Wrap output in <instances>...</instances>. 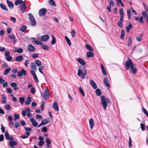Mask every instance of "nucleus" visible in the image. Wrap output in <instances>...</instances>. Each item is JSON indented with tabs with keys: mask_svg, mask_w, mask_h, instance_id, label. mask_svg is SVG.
Masks as SVG:
<instances>
[{
	"mask_svg": "<svg viewBox=\"0 0 148 148\" xmlns=\"http://www.w3.org/2000/svg\"><path fill=\"white\" fill-rule=\"evenodd\" d=\"M65 38L67 42V43L68 45L70 46L71 45V42L70 40L66 36H65Z\"/></svg>",
	"mask_w": 148,
	"mask_h": 148,
	"instance_id": "obj_40",
	"label": "nucleus"
},
{
	"mask_svg": "<svg viewBox=\"0 0 148 148\" xmlns=\"http://www.w3.org/2000/svg\"><path fill=\"white\" fill-rule=\"evenodd\" d=\"M125 35V31L123 29H121V34L120 36V38L121 39L124 40V37Z\"/></svg>",
	"mask_w": 148,
	"mask_h": 148,
	"instance_id": "obj_33",
	"label": "nucleus"
},
{
	"mask_svg": "<svg viewBox=\"0 0 148 148\" xmlns=\"http://www.w3.org/2000/svg\"><path fill=\"white\" fill-rule=\"evenodd\" d=\"M41 123L43 125L47 124L48 123V121L46 119H43L41 121Z\"/></svg>",
	"mask_w": 148,
	"mask_h": 148,
	"instance_id": "obj_43",
	"label": "nucleus"
},
{
	"mask_svg": "<svg viewBox=\"0 0 148 148\" xmlns=\"http://www.w3.org/2000/svg\"><path fill=\"white\" fill-rule=\"evenodd\" d=\"M132 28V23L130 22L129 23V25L127 26L126 28V30L127 32H129L130 29Z\"/></svg>",
	"mask_w": 148,
	"mask_h": 148,
	"instance_id": "obj_21",
	"label": "nucleus"
},
{
	"mask_svg": "<svg viewBox=\"0 0 148 148\" xmlns=\"http://www.w3.org/2000/svg\"><path fill=\"white\" fill-rule=\"evenodd\" d=\"M87 57L89 58L91 57H92L94 56V53L91 51H88L87 53Z\"/></svg>",
	"mask_w": 148,
	"mask_h": 148,
	"instance_id": "obj_24",
	"label": "nucleus"
},
{
	"mask_svg": "<svg viewBox=\"0 0 148 148\" xmlns=\"http://www.w3.org/2000/svg\"><path fill=\"white\" fill-rule=\"evenodd\" d=\"M108 79L107 77H106L103 80V83L109 89L110 88L109 84L108 83Z\"/></svg>",
	"mask_w": 148,
	"mask_h": 148,
	"instance_id": "obj_13",
	"label": "nucleus"
},
{
	"mask_svg": "<svg viewBox=\"0 0 148 148\" xmlns=\"http://www.w3.org/2000/svg\"><path fill=\"white\" fill-rule=\"evenodd\" d=\"M140 127L142 131H144L145 130L144 125L143 123H141Z\"/></svg>",
	"mask_w": 148,
	"mask_h": 148,
	"instance_id": "obj_64",
	"label": "nucleus"
},
{
	"mask_svg": "<svg viewBox=\"0 0 148 148\" xmlns=\"http://www.w3.org/2000/svg\"><path fill=\"white\" fill-rule=\"evenodd\" d=\"M32 42L37 45H42V43L41 40H32Z\"/></svg>",
	"mask_w": 148,
	"mask_h": 148,
	"instance_id": "obj_30",
	"label": "nucleus"
},
{
	"mask_svg": "<svg viewBox=\"0 0 148 148\" xmlns=\"http://www.w3.org/2000/svg\"><path fill=\"white\" fill-rule=\"evenodd\" d=\"M52 40L51 41V44L53 45H54L55 44L56 42V39L53 35H52Z\"/></svg>",
	"mask_w": 148,
	"mask_h": 148,
	"instance_id": "obj_41",
	"label": "nucleus"
},
{
	"mask_svg": "<svg viewBox=\"0 0 148 148\" xmlns=\"http://www.w3.org/2000/svg\"><path fill=\"white\" fill-rule=\"evenodd\" d=\"M47 130V128L46 127H43L41 129V131L42 132H46Z\"/></svg>",
	"mask_w": 148,
	"mask_h": 148,
	"instance_id": "obj_48",
	"label": "nucleus"
},
{
	"mask_svg": "<svg viewBox=\"0 0 148 148\" xmlns=\"http://www.w3.org/2000/svg\"><path fill=\"white\" fill-rule=\"evenodd\" d=\"M8 38L10 39H12L14 40L13 42H14L17 41V40L16 39L15 36L12 34H11L8 36Z\"/></svg>",
	"mask_w": 148,
	"mask_h": 148,
	"instance_id": "obj_23",
	"label": "nucleus"
},
{
	"mask_svg": "<svg viewBox=\"0 0 148 148\" xmlns=\"http://www.w3.org/2000/svg\"><path fill=\"white\" fill-rule=\"evenodd\" d=\"M11 70V69L10 68H7L4 71L3 73V74L5 75H7Z\"/></svg>",
	"mask_w": 148,
	"mask_h": 148,
	"instance_id": "obj_32",
	"label": "nucleus"
},
{
	"mask_svg": "<svg viewBox=\"0 0 148 148\" xmlns=\"http://www.w3.org/2000/svg\"><path fill=\"white\" fill-rule=\"evenodd\" d=\"M27 29V27L25 25H23L19 29V30L22 32H24Z\"/></svg>",
	"mask_w": 148,
	"mask_h": 148,
	"instance_id": "obj_36",
	"label": "nucleus"
},
{
	"mask_svg": "<svg viewBox=\"0 0 148 148\" xmlns=\"http://www.w3.org/2000/svg\"><path fill=\"white\" fill-rule=\"evenodd\" d=\"M119 13L120 15V17L119 19V21L117 22V24L118 26L121 28L123 27V18L124 17L123 11L122 8H120L119 9Z\"/></svg>",
	"mask_w": 148,
	"mask_h": 148,
	"instance_id": "obj_3",
	"label": "nucleus"
},
{
	"mask_svg": "<svg viewBox=\"0 0 148 148\" xmlns=\"http://www.w3.org/2000/svg\"><path fill=\"white\" fill-rule=\"evenodd\" d=\"M23 51V49L21 48H19L18 49V51H17V52L19 53H22Z\"/></svg>",
	"mask_w": 148,
	"mask_h": 148,
	"instance_id": "obj_58",
	"label": "nucleus"
},
{
	"mask_svg": "<svg viewBox=\"0 0 148 148\" xmlns=\"http://www.w3.org/2000/svg\"><path fill=\"white\" fill-rule=\"evenodd\" d=\"M19 100L20 103L21 104H23L24 103L25 101V99L23 97H21L19 98Z\"/></svg>",
	"mask_w": 148,
	"mask_h": 148,
	"instance_id": "obj_50",
	"label": "nucleus"
},
{
	"mask_svg": "<svg viewBox=\"0 0 148 148\" xmlns=\"http://www.w3.org/2000/svg\"><path fill=\"white\" fill-rule=\"evenodd\" d=\"M95 92L97 96H100L101 95V92L99 88H98L95 90Z\"/></svg>",
	"mask_w": 148,
	"mask_h": 148,
	"instance_id": "obj_31",
	"label": "nucleus"
},
{
	"mask_svg": "<svg viewBox=\"0 0 148 148\" xmlns=\"http://www.w3.org/2000/svg\"><path fill=\"white\" fill-rule=\"evenodd\" d=\"M29 20L32 26H35L36 24V22L33 15L31 13L28 14Z\"/></svg>",
	"mask_w": 148,
	"mask_h": 148,
	"instance_id": "obj_4",
	"label": "nucleus"
},
{
	"mask_svg": "<svg viewBox=\"0 0 148 148\" xmlns=\"http://www.w3.org/2000/svg\"><path fill=\"white\" fill-rule=\"evenodd\" d=\"M101 68L102 71V73L105 75L106 76L107 74L106 71V70L103 66V65L101 64Z\"/></svg>",
	"mask_w": 148,
	"mask_h": 148,
	"instance_id": "obj_22",
	"label": "nucleus"
},
{
	"mask_svg": "<svg viewBox=\"0 0 148 148\" xmlns=\"http://www.w3.org/2000/svg\"><path fill=\"white\" fill-rule=\"evenodd\" d=\"M53 108L57 111L59 110L58 106L56 101H55L53 103Z\"/></svg>",
	"mask_w": 148,
	"mask_h": 148,
	"instance_id": "obj_14",
	"label": "nucleus"
},
{
	"mask_svg": "<svg viewBox=\"0 0 148 148\" xmlns=\"http://www.w3.org/2000/svg\"><path fill=\"white\" fill-rule=\"evenodd\" d=\"M101 99V103L104 110L106 109L108 103H110L108 98H106L104 96L102 95L100 97Z\"/></svg>",
	"mask_w": 148,
	"mask_h": 148,
	"instance_id": "obj_2",
	"label": "nucleus"
},
{
	"mask_svg": "<svg viewBox=\"0 0 148 148\" xmlns=\"http://www.w3.org/2000/svg\"><path fill=\"white\" fill-rule=\"evenodd\" d=\"M15 118L14 119V120H16V119H18L19 118V115L17 114H14Z\"/></svg>",
	"mask_w": 148,
	"mask_h": 148,
	"instance_id": "obj_56",
	"label": "nucleus"
},
{
	"mask_svg": "<svg viewBox=\"0 0 148 148\" xmlns=\"http://www.w3.org/2000/svg\"><path fill=\"white\" fill-rule=\"evenodd\" d=\"M8 67V66L5 62H4V63L1 66V68H4L5 67Z\"/></svg>",
	"mask_w": 148,
	"mask_h": 148,
	"instance_id": "obj_61",
	"label": "nucleus"
},
{
	"mask_svg": "<svg viewBox=\"0 0 148 148\" xmlns=\"http://www.w3.org/2000/svg\"><path fill=\"white\" fill-rule=\"evenodd\" d=\"M136 40L140 42L143 39L142 37L140 36H136Z\"/></svg>",
	"mask_w": 148,
	"mask_h": 148,
	"instance_id": "obj_46",
	"label": "nucleus"
},
{
	"mask_svg": "<svg viewBox=\"0 0 148 148\" xmlns=\"http://www.w3.org/2000/svg\"><path fill=\"white\" fill-rule=\"evenodd\" d=\"M23 59V57L22 56H19L16 57L15 58V60L17 62H20Z\"/></svg>",
	"mask_w": 148,
	"mask_h": 148,
	"instance_id": "obj_27",
	"label": "nucleus"
},
{
	"mask_svg": "<svg viewBox=\"0 0 148 148\" xmlns=\"http://www.w3.org/2000/svg\"><path fill=\"white\" fill-rule=\"evenodd\" d=\"M25 130L27 132H30L31 131V128L30 127H25Z\"/></svg>",
	"mask_w": 148,
	"mask_h": 148,
	"instance_id": "obj_63",
	"label": "nucleus"
},
{
	"mask_svg": "<svg viewBox=\"0 0 148 148\" xmlns=\"http://www.w3.org/2000/svg\"><path fill=\"white\" fill-rule=\"evenodd\" d=\"M142 15L145 18H148V15L146 13V12L145 11H143L142 13Z\"/></svg>",
	"mask_w": 148,
	"mask_h": 148,
	"instance_id": "obj_47",
	"label": "nucleus"
},
{
	"mask_svg": "<svg viewBox=\"0 0 148 148\" xmlns=\"http://www.w3.org/2000/svg\"><path fill=\"white\" fill-rule=\"evenodd\" d=\"M23 3H24V2L21 0H16L14 4L15 5L17 6L18 4L20 5Z\"/></svg>",
	"mask_w": 148,
	"mask_h": 148,
	"instance_id": "obj_29",
	"label": "nucleus"
},
{
	"mask_svg": "<svg viewBox=\"0 0 148 148\" xmlns=\"http://www.w3.org/2000/svg\"><path fill=\"white\" fill-rule=\"evenodd\" d=\"M5 136L6 139L8 140L10 136L8 133L7 131L5 132Z\"/></svg>",
	"mask_w": 148,
	"mask_h": 148,
	"instance_id": "obj_55",
	"label": "nucleus"
},
{
	"mask_svg": "<svg viewBox=\"0 0 148 148\" xmlns=\"http://www.w3.org/2000/svg\"><path fill=\"white\" fill-rule=\"evenodd\" d=\"M132 38L130 37L129 38V39H128V42H127V43H128L127 46H131L132 45Z\"/></svg>",
	"mask_w": 148,
	"mask_h": 148,
	"instance_id": "obj_34",
	"label": "nucleus"
},
{
	"mask_svg": "<svg viewBox=\"0 0 148 148\" xmlns=\"http://www.w3.org/2000/svg\"><path fill=\"white\" fill-rule=\"evenodd\" d=\"M47 9L45 8H42L40 9L39 11V15L42 16H44L46 12Z\"/></svg>",
	"mask_w": 148,
	"mask_h": 148,
	"instance_id": "obj_7",
	"label": "nucleus"
},
{
	"mask_svg": "<svg viewBox=\"0 0 148 148\" xmlns=\"http://www.w3.org/2000/svg\"><path fill=\"white\" fill-rule=\"evenodd\" d=\"M46 142L47 143V144H46L47 146L48 147H49V145L51 144V142L50 139L48 138H46Z\"/></svg>",
	"mask_w": 148,
	"mask_h": 148,
	"instance_id": "obj_44",
	"label": "nucleus"
},
{
	"mask_svg": "<svg viewBox=\"0 0 148 148\" xmlns=\"http://www.w3.org/2000/svg\"><path fill=\"white\" fill-rule=\"evenodd\" d=\"M143 19V16H140V17L139 21L140 23H144Z\"/></svg>",
	"mask_w": 148,
	"mask_h": 148,
	"instance_id": "obj_57",
	"label": "nucleus"
},
{
	"mask_svg": "<svg viewBox=\"0 0 148 148\" xmlns=\"http://www.w3.org/2000/svg\"><path fill=\"white\" fill-rule=\"evenodd\" d=\"M89 123L90 126V128L92 129L94 126V123L92 119H91L89 120Z\"/></svg>",
	"mask_w": 148,
	"mask_h": 148,
	"instance_id": "obj_20",
	"label": "nucleus"
},
{
	"mask_svg": "<svg viewBox=\"0 0 148 148\" xmlns=\"http://www.w3.org/2000/svg\"><path fill=\"white\" fill-rule=\"evenodd\" d=\"M125 65L127 70H129L130 68V67L131 69L130 70L132 73L134 74H135L136 73L137 70V69L135 68V65L132 63L131 60L129 59V60L126 61Z\"/></svg>",
	"mask_w": 148,
	"mask_h": 148,
	"instance_id": "obj_1",
	"label": "nucleus"
},
{
	"mask_svg": "<svg viewBox=\"0 0 148 148\" xmlns=\"http://www.w3.org/2000/svg\"><path fill=\"white\" fill-rule=\"evenodd\" d=\"M44 142L43 141H40L38 143L39 145L41 147L44 145Z\"/></svg>",
	"mask_w": 148,
	"mask_h": 148,
	"instance_id": "obj_52",
	"label": "nucleus"
},
{
	"mask_svg": "<svg viewBox=\"0 0 148 148\" xmlns=\"http://www.w3.org/2000/svg\"><path fill=\"white\" fill-rule=\"evenodd\" d=\"M30 121L32 123V124L34 126L36 127L38 125V123L35 121L34 118H31L30 119Z\"/></svg>",
	"mask_w": 148,
	"mask_h": 148,
	"instance_id": "obj_18",
	"label": "nucleus"
},
{
	"mask_svg": "<svg viewBox=\"0 0 148 148\" xmlns=\"http://www.w3.org/2000/svg\"><path fill=\"white\" fill-rule=\"evenodd\" d=\"M87 72L85 70H84L82 71L81 69H79L78 71L77 75L79 76H81L83 78H84Z\"/></svg>",
	"mask_w": 148,
	"mask_h": 148,
	"instance_id": "obj_5",
	"label": "nucleus"
},
{
	"mask_svg": "<svg viewBox=\"0 0 148 148\" xmlns=\"http://www.w3.org/2000/svg\"><path fill=\"white\" fill-rule=\"evenodd\" d=\"M90 83L93 88L94 89H96L97 88V85L93 80L92 79L90 80Z\"/></svg>",
	"mask_w": 148,
	"mask_h": 148,
	"instance_id": "obj_17",
	"label": "nucleus"
},
{
	"mask_svg": "<svg viewBox=\"0 0 148 148\" xmlns=\"http://www.w3.org/2000/svg\"><path fill=\"white\" fill-rule=\"evenodd\" d=\"M42 95L44 99L47 100L49 98L50 94L47 90H44Z\"/></svg>",
	"mask_w": 148,
	"mask_h": 148,
	"instance_id": "obj_6",
	"label": "nucleus"
},
{
	"mask_svg": "<svg viewBox=\"0 0 148 148\" xmlns=\"http://www.w3.org/2000/svg\"><path fill=\"white\" fill-rule=\"evenodd\" d=\"M26 74V72L24 69H22L21 71H19L18 72V75L19 77H22L23 75H25Z\"/></svg>",
	"mask_w": 148,
	"mask_h": 148,
	"instance_id": "obj_12",
	"label": "nucleus"
},
{
	"mask_svg": "<svg viewBox=\"0 0 148 148\" xmlns=\"http://www.w3.org/2000/svg\"><path fill=\"white\" fill-rule=\"evenodd\" d=\"M31 67L32 69H34V70H36V67L35 63L33 62L32 63Z\"/></svg>",
	"mask_w": 148,
	"mask_h": 148,
	"instance_id": "obj_49",
	"label": "nucleus"
},
{
	"mask_svg": "<svg viewBox=\"0 0 148 148\" xmlns=\"http://www.w3.org/2000/svg\"><path fill=\"white\" fill-rule=\"evenodd\" d=\"M127 13L128 15V18L130 19L131 17V14L130 13V10L128 9L127 10Z\"/></svg>",
	"mask_w": 148,
	"mask_h": 148,
	"instance_id": "obj_45",
	"label": "nucleus"
},
{
	"mask_svg": "<svg viewBox=\"0 0 148 148\" xmlns=\"http://www.w3.org/2000/svg\"><path fill=\"white\" fill-rule=\"evenodd\" d=\"M10 20L11 21H13L14 23L16 22V20L15 18L13 17H10Z\"/></svg>",
	"mask_w": 148,
	"mask_h": 148,
	"instance_id": "obj_60",
	"label": "nucleus"
},
{
	"mask_svg": "<svg viewBox=\"0 0 148 148\" xmlns=\"http://www.w3.org/2000/svg\"><path fill=\"white\" fill-rule=\"evenodd\" d=\"M6 1L9 8L11 9H12L14 7L13 3L9 0H7Z\"/></svg>",
	"mask_w": 148,
	"mask_h": 148,
	"instance_id": "obj_15",
	"label": "nucleus"
},
{
	"mask_svg": "<svg viewBox=\"0 0 148 148\" xmlns=\"http://www.w3.org/2000/svg\"><path fill=\"white\" fill-rule=\"evenodd\" d=\"M10 146L12 147H13L14 146H15L17 145V142L15 140H11L9 143Z\"/></svg>",
	"mask_w": 148,
	"mask_h": 148,
	"instance_id": "obj_19",
	"label": "nucleus"
},
{
	"mask_svg": "<svg viewBox=\"0 0 148 148\" xmlns=\"http://www.w3.org/2000/svg\"><path fill=\"white\" fill-rule=\"evenodd\" d=\"M5 55L7 61H10L12 60V57L10 56V53L9 51H6L5 52Z\"/></svg>",
	"mask_w": 148,
	"mask_h": 148,
	"instance_id": "obj_9",
	"label": "nucleus"
},
{
	"mask_svg": "<svg viewBox=\"0 0 148 148\" xmlns=\"http://www.w3.org/2000/svg\"><path fill=\"white\" fill-rule=\"evenodd\" d=\"M76 59H77V62L82 65H84L86 64V63L82 59L79 58H77Z\"/></svg>",
	"mask_w": 148,
	"mask_h": 148,
	"instance_id": "obj_16",
	"label": "nucleus"
},
{
	"mask_svg": "<svg viewBox=\"0 0 148 148\" xmlns=\"http://www.w3.org/2000/svg\"><path fill=\"white\" fill-rule=\"evenodd\" d=\"M49 36L48 34L44 35L40 38L41 41L45 42L47 41L49 38Z\"/></svg>",
	"mask_w": 148,
	"mask_h": 148,
	"instance_id": "obj_8",
	"label": "nucleus"
},
{
	"mask_svg": "<svg viewBox=\"0 0 148 148\" xmlns=\"http://www.w3.org/2000/svg\"><path fill=\"white\" fill-rule=\"evenodd\" d=\"M0 6L1 8L4 10L8 11V8L3 3H1L0 4Z\"/></svg>",
	"mask_w": 148,
	"mask_h": 148,
	"instance_id": "obj_28",
	"label": "nucleus"
},
{
	"mask_svg": "<svg viewBox=\"0 0 148 148\" xmlns=\"http://www.w3.org/2000/svg\"><path fill=\"white\" fill-rule=\"evenodd\" d=\"M20 10L23 12H24L27 8L25 4L24 3L20 5Z\"/></svg>",
	"mask_w": 148,
	"mask_h": 148,
	"instance_id": "obj_11",
	"label": "nucleus"
},
{
	"mask_svg": "<svg viewBox=\"0 0 148 148\" xmlns=\"http://www.w3.org/2000/svg\"><path fill=\"white\" fill-rule=\"evenodd\" d=\"M45 106V103L44 102H42L41 104V110L42 111L44 110V106Z\"/></svg>",
	"mask_w": 148,
	"mask_h": 148,
	"instance_id": "obj_62",
	"label": "nucleus"
},
{
	"mask_svg": "<svg viewBox=\"0 0 148 148\" xmlns=\"http://www.w3.org/2000/svg\"><path fill=\"white\" fill-rule=\"evenodd\" d=\"M86 48L90 51H93V48L88 44H86L85 45Z\"/></svg>",
	"mask_w": 148,
	"mask_h": 148,
	"instance_id": "obj_26",
	"label": "nucleus"
},
{
	"mask_svg": "<svg viewBox=\"0 0 148 148\" xmlns=\"http://www.w3.org/2000/svg\"><path fill=\"white\" fill-rule=\"evenodd\" d=\"M132 141L131 138L130 137L129 138V141L128 142L129 146V147H131L132 146Z\"/></svg>",
	"mask_w": 148,
	"mask_h": 148,
	"instance_id": "obj_51",
	"label": "nucleus"
},
{
	"mask_svg": "<svg viewBox=\"0 0 148 148\" xmlns=\"http://www.w3.org/2000/svg\"><path fill=\"white\" fill-rule=\"evenodd\" d=\"M32 101V99L30 97H28L27 98V100L25 101V103L27 105H29Z\"/></svg>",
	"mask_w": 148,
	"mask_h": 148,
	"instance_id": "obj_25",
	"label": "nucleus"
},
{
	"mask_svg": "<svg viewBox=\"0 0 148 148\" xmlns=\"http://www.w3.org/2000/svg\"><path fill=\"white\" fill-rule=\"evenodd\" d=\"M41 47L42 48L45 50H47L49 49V46L46 45L42 44L41 45Z\"/></svg>",
	"mask_w": 148,
	"mask_h": 148,
	"instance_id": "obj_35",
	"label": "nucleus"
},
{
	"mask_svg": "<svg viewBox=\"0 0 148 148\" xmlns=\"http://www.w3.org/2000/svg\"><path fill=\"white\" fill-rule=\"evenodd\" d=\"M33 77L35 81L37 82H38L39 81L36 75L33 76Z\"/></svg>",
	"mask_w": 148,
	"mask_h": 148,
	"instance_id": "obj_59",
	"label": "nucleus"
},
{
	"mask_svg": "<svg viewBox=\"0 0 148 148\" xmlns=\"http://www.w3.org/2000/svg\"><path fill=\"white\" fill-rule=\"evenodd\" d=\"M27 48L29 51L30 52H34L36 51L35 48L31 44L28 45Z\"/></svg>",
	"mask_w": 148,
	"mask_h": 148,
	"instance_id": "obj_10",
	"label": "nucleus"
},
{
	"mask_svg": "<svg viewBox=\"0 0 148 148\" xmlns=\"http://www.w3.org/2000/svg\"><path fill=\"white\" fill-rule=\"evenodd\" d=\"M49 3L52 6H56V4L53 0H49Z\"/></svg>",
	"mask_w": 148,
	"mask_h": 148,
	"instance_id": "obj_39",
	"label": "nucleus"
},
{
	"mask_svg": "<svg viewBox=\"0 0 148 148\" xmlns=\"http://www.w3.org/2000/svg\"><path fill=\"white\" fill-rule=\"evenodd\" d=\"M35 62L36 65L38 66H40L41 64V62L38 60H35Z\"/></svg>",
	"mask_w": 148,
	"mask_h": 148,
	"instance_id": "obj_42",
	"label": "nucleus"
},
{
	"mask_svg": "<svg viewBox=\"0 0 148 148\" xmlns=\"http://www.w3.org/2000/svg\"><path fill=\"white\" fill-rule=\"evenodd\" d=\"M38 53H34L32 54L31 56L33 58H36L38 57Z\"/></svg>",
	"mask_w": 148,
	"mask_h": 148,
	"instance_id": "obj_38",
	"label": "nucleus"
},
{
	"mask_svg": "<svg viewBox=\"0 0 148 148\" xmlns=\"http://www.w3.org/2000/svg\"><path fill=\"white\" fill-rule=\"evenodd\" d=\"M10 86L14 88L15 87H16L17 86V84L16 83L12 82L10 84Z\"/></svg>",
	"mask_w": 148,
	"mask_h": 148,
	"instance_id": "obj_54",
	"label": "nucleus"
},
{
	"mask_svg": "<svg viewBox=\"0 0 148 148\" xmlns=\"http://www.w3.org/2000/svg\"><path fill=\"white\" fill-rule=\"evenodd\" d=\"M79 90L80 92V93H81L82 96L84 97L85 96V94L81 86H80L79 87Z\"/></svg>",
	"mask_w": 148,
	"mask_h": 148,
	"instance_id": "obj_37",
	"label": "nucleus"
},
{
	"mask_svg": "<svg viewBox=\"0 0 148 148\" xmlns=\"http://www.w3.org/2000/svg\"><path fill=\"white\" fill-rule=\"evenodd\" d=\"M142 111L148 117V112L147 111L145 108H142Z\"/></svg>",
	"mask_w": 148,
	"mask_h": 148,
	"instance_id": "obj_53",
	"label": "nucleus"
}]
</instances>
